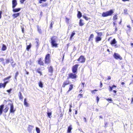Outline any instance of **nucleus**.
<instances>
[{
    "label": "nucleus",
    "instance_id": "1",
    "mask_svg": "<svg viewBox=\"0 0 133 133\" xmlns=\"http://www.w3.org/2000/svg\"><path fill=\"white\" fill-rule=\"evenodd\" d=\"M51 43L52 47H57L58 44L57 43L58 39L57 37L55 36H52L51 38Z\"/></svg>",
    "mask_w": 133,
    "mask_h": 133
},
{
    "label": "nucleus",
    "instance_id": "2",
    "mask_svg": "<svg viewBox=\"0 0 133 133\" xmlns=\"http://www.w3.org/2000/svg\"><path fill=\"white\" fill-rule=\"evenodd\" d=\"M113 13V10L112 9H111L109 11L103 12L102 14V16L103 17H105L111 15Z\"/></svg>",
    "mask_w": 133,
    "mask_h": 133
},
{
    "label": "nucleus",
    "instance_id": "3",
    "mask_svg": "<svg viewBox=\"0 0 133 133\" xmlns=\"http://www.w3.org/2000/svg\"><path fill=\"white\" fill-rule=\"evenodd\" d=\"M74 74L71 73L69 74V77L68 79L69 78H71L72 79H75L77 77V76L75 73Z\"/></svg>",
    "mask_w": 133,
    "mask_h": 133
},
{
    "label": "nucleus",
    "instance_id": "4",
    "mask_svg": "<svg viewBox=\"0 0 133 133\" xmlns=\"http://www.w3.org/2000/svg\"><path fill=\"white\" fill-rule=\"evenodd\" d=\"M79 65V64H76L72 66V71L73 73H75L77 72V68Z\"/></svg>",
    "mask_w": 133,
    "mask_h": 133
},
{
    "label": "nucleus",
    "instance_id": "5",
    "mask_svg": "<svg viewBox=\"0 0 133 133\" xmlns=\"http://www.w3.org/2000/svg\"><path fill=\"white\" fill-rule=\"evenodd\" d=\"M77 60L81 63H84L85 61V59L83 56H81Z\"/></svg>",
    "mask_w": 133,
    "mask_h": 133
},
{
    "label": "nucleus",
    "instance_id": "6",
    "mask_svg": "<svg viewBox=\"0 0 133 133\" xmlns=\"http://www.w3.org/2000/svg\"><path fill=\"white\" fill-rule=\"evenodd\" d=\"M114 57L116 59H119L120 60L122 59V58L120 56V55L118 53H115L114 55Z\"/></svg>",
    "mask_w": 133,
    "mask_h": 133
},
{
    "label": "nucleus",
    "instance_id": "7",
    "mask_svg": "<svg viewBox=\"0 0 133 133\" xmlns=\"http://www.w3.org/2000/svg\"><path fill=\"white\" fill-rule=\"evenodd\" d=\"M8 105H10V112L11 113L14 112L15 111V110L14 109V107L13 104L12 103H9Z\"/></svg>",
    "mask_w": 133,
    "mask_h": 133
},
{
    "label": "nucleus",
    "instance_id": "8",
    "mask_svg": "<svg viewBox=\"0 0 133 133\" xmlns=\"http://www.w3.org/2000/svg\"><path fill=\"white\" fill-rule=\"evenodd\" d=\"M68 79V78L64 82L62 85V87L64 88L66 85H68L70 83V81Z\"/></svg>",
    "mask_w": 133,
    "mask_h": 133
},
{
    "label": "nucleus",
    "instance_id": "9",
    "mask_svg": "<svg viewBox=\"0 0 133 133\" xmlns=\"http://www.w3.org/2000/svg\"><path fill=\"white\" fill-rule=\"evenodd\" d=\"M17 3L16 0H13L12 1V8H14L17 5Z\"/></svg>",
    "mask_w": 133,
    "mask_h": 133
},
{
    "label": "nucleus",
    "instance_id": "10",
    "mask_svg": "<svg viewBox=\"0 0 133 133\" xmlns=\"http://www.w3.org/2000/svg\"><path fill=\"white\" fill-rule=\"evenodd\" d=\"M34 127L33 126L29 125L28 126V130L29 132L30 133L32 131V130L34 128Z\"/></svg>",
    "mask_w": 133,
    "mask_h": 133
},
{
    "label": "nucleus",
    "instance_id": "11",
    "mask_svg": "<svg viewBox=\"0 0 133 133\" xmlns=\"http://www.w3.org/2000/svg\"><path fill=\"white\" fill-rule=\"evenodd\" d=\"M4 105H2L0 106V115H1L2 113Z\"/></svg>",
    "mask_w": 133,
    "mask_h": 133
},
{
    "label": "nucleus",
    "instance_id": "12",
    "mask_svg": "<svg viewBox=\"0 0 133 133\" xmlns=\"http://www.w3.org/2000/svg\"><path fill=\"white\" fill-rule=\"evenodd\" d=\"M20 13L18 12L17 13H15L14 14L12 15V16L13 17V18H15L19 16L20 15Z\"/></svg>",
    "mask_w": 133,
    "mask_h": 133
},
{
    "label": "nucleus",
    "instance_id": "13",
    "mask_svg": "<svg viewBox=\"0 0 133 133\" xmlns=\"http://www.w3.org/2000/svg\"><path fill=\"white\" fill-rule=\"evenodd\" d=\"M71 126L72 125H70L68 127V129L67 130V132L68 133H71V131L72 129Z\"/></svg>",
    "mask_w": 133,
    "mask_h": 133
},
{
    "label": "nucleus",
    "instance_id": "14",
    "mask_svg": "<svg viewBox=\"0 0 133 133\" xmlns=\"http://www.w3.org/2000/svg\"><path fill=\"white\" fill-rule=\"evenodd\" d=\"M21 9V8H20L16 9L14 8L13 9V11L14 12H17L19 11Z\"/></svg>",
    "mask_w": 133,
    "mask_h": 133
},
{
    "label": "nucleus",
    "instance_id": "15",
    "mask_svg": "<svg viewBox=\"0 0 133 133\" xmlns=\"http://www.w3.org/2000/svg\"><path fill=\"white\" fill-rule=\"evenodd\" d=\"M49 72H50L51 74H52L53 71V69L52 67L51 66H50L49 67Z\"/></svg>",
    "mask_w": 133,
    "mask_h": 133
},
{
    "label": "nucleus",
    "instance_id": "16",
    "mask_svg": "<svg viewBox=\"0 0 133 133\" xmlns=\"http://www.w3.org/2000/svg\"><path fill=\"white\" fill-rule=\"evenodd\" d=\"M116 43V41L115 38H114L110 42L111 44L112 45L115 44Z\"/></svg>",
    "mask_w": 133,
    "mask_h": 133
},
{
    "label": "nucleus",
    "instance_id": "17",
    "mask_svg": "<svg viewBox=\"0 0 133 133\" xmlns=\"http://www.w3.org/2000/svg\"><path fill=\"white\" fill-rule=\"evenodd\" d=\"M101 39L102 38L100 37L97 36L96 37V42H97L98 41H101Z\"/></svg>",
    "mask_w": 133,
    "mask_h": 133
},
{
    "label": "nucleus",
    "instance_id": "18",
    "mask_svg": "<svg viewBox=\"0 0 133 133\" xmlns=\"http://www.w3.org/2000/svg\"><path fill=\"white\" fill-rule=\"evenodd\" d=\"M77 16L78 18H80L82 17V14L80 11H78Z\"/></svg>",
    "mask_w": 133,
    "mask_h": 133
},
{
    "label": "nucleus",
    "instance_id": "19",
    "mask_svg": "<svg viewBox=\"0 0 133 133\" xmlns=\"http://www.w3.org/2000/svg\"><path fill=\"white\" fill-rule=\"evenodd\" d=\"M45 64H48L50 63V59H45Z\"/></svg>",
    "mask_w": 133,
    "mask_h": 133
},
{
    "label": "nucleus",
    "instance_id": "20",
    "mask_svg": "<svg viewBox=\"0 0 133 133\" xmlns=\"http://www.w3.org/2000/svg\"><path fill=\"white\" fill-rule=\"evenodd\" d=\"M75 31H73L71 33L70 37V40H72V39L73 37L75 35Z\"/></svg>",
    "mask_w": 133,
    "mask_h": 133
},
{
    "label": "nucleus",
    "instance_id": "21",
    "mask_svg": "<svg viewBox=\"0 0 133 133\" xmlns=\"http://www.w3.org/2000/svg\"><path fill=\"white\" fill-rule=\"evenodd\" d=\"M31 43H30L29 45H27L26 46V49L28 51H29L30 49L31 48Z\"/></svg>",
    "mask_w": 133,
    "mask_h": 133
},
{
    "label": "nucleus",
    "instance_id": "22",
    "mask_svg": "<svg viewBox=\"0 0 133 133\" xmlns=\"http://www.w3.org/2000/svg\"><path fill=\"white\" fill-rule=\"evenodd\" d=\"M6 48H7L6 45L4 44H3L2 48V50L3 51H5L6 49Z\"/></svg>",
    "mask_w": 133,
    "mask_h": 133
},
{
    "label": "nucleus",
    "instance_id": "23",
    "mask_svg": "<svg viewBox=\"0 0 133 133\" xmlns=\"http://www.w3.org/2000/svg\"><path fill=\"white\" fill-rule=\"evenodd\" d=\"M94 37V35L93 34H92L90 35V37H89V41H90L91 40H92V38H93Z\"/></svg>",
    "mask_w": 133,
    "mask_h": 133
},
{
    "label": "nucleus",
    "instance_id": "24",
    "mask_svg": "<svg viewBox=\"0 0 133 133\" xmlns=\"http://www.w3.org/2000/svg\"><path fill=\"white\" fill-rule=\"evenodd\" d=\"M73 86H74V85L72 84H71L70 85V87H69V90H68V91L67 92H68L69 91L71 90H72V89L73 88Z\"/></svg>",
    "mask_w": 133,
    "mask_h": 133
},
{
    "label": "nucleus",
    "instance_id": "25",
    "mask_svg": "<svg viewBox=\"0 0 133 133\" xmlns=\"http://www.w3.org/2000/svg\"><path fill=\"white\" fill-rule=\"evenodd\" d=\"M24 104L26 107L28 106V104L26 101V98H25L24 99Z\"/></svg>",
    "mask_w": 133,
    "mask_h": 133
},
{
    "label": "nucleus",
    "instance_id": "26",
    "mask_svg": "<svg viewBox=\"0 0 133 133\" xmlns=\"http://www.w3.org/2000/svg\"><path fill=\"white\" fill-rule=\"evenodd\" d=\"M9 109V107L6 106L5 108L3 110V111L5 113H6L8 111Z\"/></svg>",
    "mask_w": 133,
    "mask_h": 133
},
{
    "label": "nucleus",
    "instance_id": "27",
    "mask_svg": "<svg viewBox=\"0 0 133 133\" xmlns=\"http://www.w3.org/2000/svg\"><path fill=\"white\" fill-rule=\"evenodd\" d=\"M18 96L20 99H22L23 98V97L21 93L20 92H19V93Z\"/></svg>",
    "mask_w": 133,
    "mask_h": 133
},
{
    "label": "nucleus",
    "instance_id": "28",
    "mask_svg": "<svg viewBox=\"0 0 133 133\" xmlns=\"http://www.w3.org/2000/svg\"><path fill=\"white\" fill-rule=\"evenodd\" d=\"M6 86L5 84L4 83H0V88L3 87L4 88Z\"/></svg>",
    "mask_w": 133,
    "mask_h": 133
},
{
    "label": "nucleus",
    "instance_id": "29",
    "mask_svg": "<svg viewBox=\"0 0 133 133\" xmlns=\"http://www.w3.org/2000/svg\"><path fill=\"white\" fill-rule=\"evenodd\" d=\"M82 19H80L79 20V24L80 26H83L84 24L82 22Z\"/></svg>",
    "mask_w": 133,
    "mask_h": 133
},
{
    "label": "nucleus",
    "instance_id": "30",
    "mask_svg": "<svg viewBox=\"0 0 133 133\" xmlns=\"http://www.w3.org/2000/svg\"><path fill=\"white\" fill-rule=\"evenodd\" d=\"M36 46L38 48L39 45V43L38 42V39H36Z\"/></svg>",
    "mask_w": 133,
    "mask_h": 133
},
{
    "label": "nucleus",
    "instance_id": "31",
    "mask_svg": "<svg viewBox=\"0 0 133 133\" xmlns=\"http://www.w3.org/2000/svg\"><path fill=\"white\" fill-rule=\"evenodd\" d=\"M36 130L37 133H40V130L39 128L36 127Z\"/></svg>",
    "mask_w": 133,
    "mask_h": 133
},
{
    "label": "nucleus",
    "instance_id": "32",
    "mask_svg": "<svg viewBox=\"0 0 133 133\" xmlns=\"http://www.w3.org/2000/svg\"><path fill=\"white\" fill-rule=\"evenodd\" d=\"M4 59L3 58H0V62H2V63L4 65H5V63L4 62Z\"/></svg>",
    "mask_w": 133,
    "mask_h": 133
},
{
    "label": "nucleus",
    "instance_id": "33",
    "mask_svg": "<svg viewBox=\"0 0 133 133\" xmlns=\"http://www.w3.org/2000/svg\"><path fill=\"white\" fill-rule=\"evenodd\" d=\"M47 114L49 117L50 118V116L51 115V112H49L48 111H47Z\"/></svg>",
    "mask_w": 133,
    "mask_h": 133
},
{
    "label": "nucleus",
    "instance_id": "34",
    "mask_svg": "<svg viewBox=\"0 0 133 133\" xmlns=\"http://www.w3.org/2000/svg\"><path fill=\"white\" fill-rule=\"evenodd\" d=\"M37 72H38V73L40 74V75H42V72L40 71V69H37L36 70Z\"/></svg>",
    "mask_w": 133,
    "mask_h": 133
},
{
    "label": "nucleus",
    "instance_id": "35",
    "mask_svg": "<svg viewBox=\"0 0 133 133\" xmlns=\"http://www.w3.org/2000/svg\"><path fill=\"white\" fill-rule=\"evenodd\" d=\"M45 59H50V55L49 54H47L46 55Z\"/></svg>",
    "mask_w": 133,
    "mask_h": 133
},
{
    "label": "nucleus",
    "instance_id": "36",
    "mask_svg": "<svg viewBox=\"0 0 133 133\" xmlns=\"http://www.w3.org/2000/svg\"><path fill=\"white\" fill-rule=\"evenodd\" d=\"M38 63L41 65H43L44 63L41 60H39L38 61Z\"/></svg>",
    "mask_w": 133,
    "mask_h": 133
},
{
    "label": "nucleus",
    "instance_id": "37",
    "mask_svg": "<svg viewBox=\"0 0 133 133\" xmlns=\"http://www.w3.org/2000/svg\"><path fill=\"white\" fill-rule=\"evenodd\" d=\"M43 84L40 81L39 83V86L41 87L42 88L43 87Z\"/></svg>",
    "mask_w": 133,
    "mask_h": 133
},
{
    "label": "nucleus",
    "instance_id": "38",
    "mask_svg": "<svg viewBox=\"0 0 133 133\" xmlns=\"http://www.w3.org/2000/svg\"><path fill=\"white\" fill-rule=\"evenodd\" d=\"M108 101L109 103H111V102L112 101V99L111 98H105Z\"/></svg>",
    "mask_w": 133,
    "mask_h": 133
},
{
    "label": "nucleus",
    "instance_id": "39",
    "mask_svg": "<svg viewBox=\"0 0 133 133\" xmlns=\"http://www.w3.org/2000/svg\"><path fill=\"white\" fill-rule=\"evenodd\" d=\"M11 77V76H9L6 78H5L4 79L3 81H5L6 80L8 79H10Z\"/></svg>",
    "mask_w": 133,
    "mask_h": 133
},
{
    "label": "nucleus",
    "instance_id": "40",
    "mask_svg": "<svg viewBox=\"0 0 133 133\" xmlns=\"http://www.w3.org/2000/svg\"><path fill=\"white\" fill-rule=\"evenodd\" d=\"M97 34L98 36L100 37L102 36V32H97Z\"/></svg>",
    "mask_w": 133,
    "mask_h": 133
},
{
    "label": "nucleus",
    "instance_id": "41",
    "mask_svg": "<svg viewBox=\"0 0 133 133\" xmlns=\"http://www.w3.org/2000/svg\"><path fill=\"white\" fill-rule=\"evenodd\" d=\"M113 19L114 20H115L117 19V15H115L113 16Z\"/></svg>",
    "mask_w": 133,
    "mask_h": 133
},
{
    "label": "nucleus",
    "instance_id": "42",
    "mask_svg": "<svg viewBox=\"0 0 133 133\" xmlns=\"http://www.w3.org/2000/svg\"><path fill=\"white\" fill-rule=\"evenodd\" d=\"M18 72H17L16 73L15 76V78L16 79H17V77L18 75Z\"/></svg>",
    "mask_w": 133,
    "mask_h": 133
},
{
    "label": "nucleus",
    "instance_id": "43",
    "mask_svg": "<svg viewBox=\"0 0 133 133\" xmlns=\"http://www.w3.org/2000/svg\"><path fill=\"white\" fill-rule=\"evenodd\" d=\"M22 31L23 33H24V27L22 26H21Z\"/></svg>",
    "mask_w": 133,
    "mask_h": 133
},
{
    "label": "nucleus",
    "instance_id": "44",
    "mask_svg": "<svg viewBox=\"0 0 133 133\" xmlns=\"http://www.w3.org/2000/svg\"><path fill=\"white\" fill-rule=\"evenodd\" d=\"M12 89L11 88H10V89L9 90H7L6 91L8 92L9 93H10V92L12 91Z\"/></svg>",
    "mask_w": 133,
    "mask_h": 133
},
{
    "label": "nucleus",
    "instance_id": "45",
    "mask_svg": "<svg viewBox=\"0 0 133 133\" xmlns=\"http://www.w3.org/2000/svg\"><path fill=\"white\" fill-rule=\"evenodd\" d=\"M83 17L86 20H88V17L85 16L84 15H83Z\"/></svg>",
    "mask_w": 133,
    "mask_h": 133
},
{
    "label": "nucleus",
    "instance_id": "46",
    "mask_svg": "<svg viewBox=\"0 0 133 133\" xmlns=\"http://www.w3.org/2000/svg\"><path fill=\"white\" fill-rule=\"evenodd\" d=\"M109 90L110 91H112V87H111L110 86H109Z\"/></svg>",
    "mask_w": 133,
    "mask_h": 133
},
{
    "label": "nucleus",
    "instance_id": "47",
    "mask_svg": "<svg viewBox=\"0 0 133 133\" xmlns=\"http://www.w3.org/2000/svg\"><path fill=\"white\" fill-rule=\"evenodd\" d=\"M2 11H0V19H1V18L2 17Z\"/></svg>",
    "mask_w": 133,
    "mask_h": 133
},
{
    "label": "nucleus",
    "instance_id": "48",
    "mask_svg": "<svg viewBox=\"0 0 133 133\" xmlns=\"http://www.w3.org/2000/svg\"><path fill=\"white\" fill-rule=\"evenodd\" d=\"M9 59H8L6 60V63L8 64L9 62Z\"/></svg>",
    "mask_w": 133,
    "mask_h": 133
},
{
    "label": "nucleus",
    "instance_id": "49",
    "mask_svg": "<svg viewBox=\"0 0 133 133\" xmlns=\"http://www.w3.org/2000/svg\"><path fill=\"white\" fill-rule=\"evenodd\" d=\"M26 0H20V2L22 4H23L24 2Z\"/></svg>",
    "mask_w": 133,
    "mask_h": 133
},
{
    "label": "nucleus",
    "instance_id": "50",
    "mask_svg": "<svg viewBox=\"0 0 133 133\" xmlns=\"http://www.w3.org/2000/svg\"><path fill=\"white\" fill-rule=\"evenodd\" d=\"M80 96L79 97L80 98L81 97H83V94H79L78 96Z\"/></svg>",
    "mask_w": 133,
    "mask_h": 133
},
{
    "label": "nucleus",
    "instance_id": "51",
    "mask_svg": "<svg viewBox=\"0 0 133 133\" xmlns=\"http://www.w3.org/2000/svg\"><path fill=\"white\" fill-rule=\"evenodd\" d=\"M53 24H54V23H52V22L50 24V27L51 29L52 27V25Z\"/></svg>",
    "mask_w": 133,
    "mask_h": 133
},
{
    "label": "nucleus",
    "instance_id": "52",
    "mask_svg": "<svg viewBox=\"0 0 133 133\" xmlns=\"http://www.w3.org/2000/svg\"><path fill=\"white\" fill-rule=\"evenodd\" d=\"M66 22L68 23H69V19L68 18H66Z\"/></svg>",
    "mask_w": 133,
    "mask_h": 133
},
{
    "label": "nucleus",
    "instance_id": "53",
    "mask_svg": "<svg viewBox=\"0 0 133 133\" xmlns=\"http://www.w3.org/2000/svg\"><path fill=\"white\" fill-rule=\"evenodd\" d=\"M124 12L125 14H127V10L125 9L124 10Z\"/></svg>",
    "mask_w": 133,
    "mask_h": 133
},
{
    "label": "nucleus",
    "instance_id": "54",
    "mask_svg": "<svg viewBox=\"0 0 133 133\" xmlns=\"http://www.w3.org/2000/svg\"><path fill=\"white\" fill-rule=\"evenodd\" d=\"M96 99L97 101V103H98L99 100V98L98 96H97L96 97Z\"/></svg>",
    "mask_w": 133,
    "mask_h": 133
},
{
    "label": "nucleus",
    "instance_id": "55",
    "mask_svg": "<svg viewBox=\"0 0 133 133\" xmlns=\"http://www.w3.org/2000/svg\"><path fill=\"white\" fill-rule=\"evenodd\" d=\"M108 123L107 122L105 123L104 127L105 128L107 127V126Z\"/></svg>",
    "mask_w": 133,
    "mask_h": 133
},
{
    "label": "nucleus",
    "instance_id": "56",
    "mask_svg": "<svg viewBox=\"0 0 133 133\" xmlns=\"http://www.w3.org/2000/svg\"><path fill=\"white\" fill-rule=\"evenodd\" d=\"M84 121H85V122H87V119L86 118L84 117Z\"/></svg>",
    "mask_w": 133,
    "mask_h": 133
},
{
    "label": "nucleus",
    "instance_id": "57",
    "mask_svg": "<svg viewBox=\"0 0 133 133\" xmlns=\"http://www.w3.org/2000/svg\"><path fill=\"white\" fill-rule=\"evenodd\" d=\"M111 79V77L110 76H108V79L110 80Z\"/></svg>",
    "mask_w": 133,
    "mask_h": 133
},
{
    "label": "nucleus",
    "instance_id": "58",
    "mask_svg": "<svg viewBox=\"0 0 133 133\" xmlns=\"http://www.w3.org/2000/svg\"><path fill=\"white\" fill-rule=\"evenodd\" d=\"M8 82V81H6L4 83L5 84V85H6V84Z\"/></svg>",
    "mask_w": 133,
    "mask_h": 133
},
{
    "label": "nucleus",
    "instance_id": "59",
    "mask_svg": "<svg viewBox=\"0 0 133 133\" xmlns=\"http://www.w3.org/2000/svg\"><path fill=\"white\" fill-rule=\"evenodd\" d=\"M47 5V4H44L42 5L43 6H46Z\"/></svg>",
    "mask_w": 133,
    "mask_h": 133
},
{
    "label": "nucleus",
    "instance_id": "60",
    "mask_svg": "<svg viewBox=\"0 0 133 133\" xmlns=\"http://www.w3.org/2000/svg\"><path fill=\"white\" fill-rule=\"evenodd\" d=\"M100 87L101 88L102 86V82L101 81L100 82Z\"/></svg>",
    "mask_w": 133,
    "mask_h": 133
},
{
    "label": "nucleus",
    "instance_id": "61",
    "mask_svg": "<svg viewBox=\"0 0 133 133\" xmlns=\"http://www.w3.org/2000/svg\"><path fill=\"white\" fill-rule=\"evenodd\" d=\"M113 24L115 26V25L116 24V22H113Z\"/></svg>",
    "mask_w": 133,
    "mask_h": 133
},
{
    "label": "nucleus",
    "instance_id": "62",
    "mask_svg": "<svg viewBox=\"0 0 133 133\" xmlns=\"http://www.w3.org/2000/svg\"><path fill=\"white\" fill-rule=\"evenodd\" d=\"M111 87H112V88H113L114 87H116V86L115 85H113Z\"/></svg>",
    "mask_w": 133,
    "mask_h": 133
},
{
    "label": "nucleus",
    "instance_id": "63",
    "mask_svg": "<svg viewBox=\"0 0 133 133\" xmlns=\"http://www.w3.org/2000/svg\"><path fill=\"white\" fill-rule=\"evenodd\" d=\"M42 0H39V2L40 3H42Z\"/></svg>",
    "mask_w": 133,
    "mask_h": 133
},
{
    "label": "nucleus",
    "instance_id": "64",
    "mask_svg": "<svg viewBox=\"0 0 133 133\" xmlns=\"http://www.w3.org/2000/svg\"><path fill=\"white\" fill-rule=\"evenodd\" d=\"M127 26L128 28H129L130 29H131V27H130V26L129 25H127Z\"/></svg>",
    "mask_w": 133,
    "mask_h": 133
}]
</instances>
